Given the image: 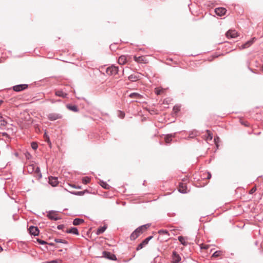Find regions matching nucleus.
Returning <instances> with one entry per match:
<instances>
[{
	"mask_svg": "<svg viewBox=\"0 0 263 263\" xmlns=\"http://www.w3.org/2000/svg\"><path fill=\"white\" fill-rule=\"evenodd\" d=\"M183 184L182 183H180L179 184V192L181 193L184 194L187 193V189L186 187H184L183 186Z\"/></svg>",
	"mask_w": 263,
	"mask_h": 263,
	"instance_id": "obj_23",
	"label": "nucleus"
},
{
	"mask_svg": "<svg viewBox=\"0 0 263 263\" xmlns=\"http://www.w3.org/2000/svg\"><path fill=\"white\" fill-rule=\"evenodd\" d=\"M172 135H167L165 137V141L166 143H171V142L172 141Z\"/></svg>",
	"mask_w": 263,
	"mask_h": 263,
	"instance_id": "obj_30",
	"label": "nucleus"
},
{
	"mask_svg": "<svg viewBox=\"0 0 263 263\" xmlns=\"http://www.w3.org/2000/svg\"><path fill=\"white\" fill-rule=\"evenodd\" d=\"M28 231L29 232V233L31 235L34 236H37L39 234L40 232L39 229L37 227H34L32 226H30L29 228Z\"/></svg>",
	"mask_w": 263,
	"mask_h": 263,
	"instance_id": "obj_7",
	"label": "nucleus"
},
{
	"mask_svg": "<svg viewBox=\"0 0 263 263\" xmlns=\"http://www.w3.org/2000/svg\"><path fill=\"white\" fill-rule=\"evenodd\" d=\"M256 39L255 37L252 38L251 40H250L249 41H248L245 44H242L240 46V48L241 49H244L249 47L250 46H251L254 43V42L256 41Z\"/></svg>",
	"mask_w": 263,
	"mask_h": 263,
	"instance_id": "obj_8",
	"label": "nucleus"
},
{
	"mask_svg": "<svg viewBox=\"0 0 263 263\" xmlns=\"http://www.w3.org/2000/svg\"><path fill=\"white\" fill-rule=\"evenodd\" d=\"M35 172L36 173H37L38 176H39V178H41L42 176V174L40 172V168L39 167H36L35 170Z\"/></svg>",
	"mask_w": 263,
	"mask_h": 263,
	"instance_id": "obj_33",
	"label": "nucleus"
},
{
	"mask_svg": "<svg viewBox=\"0 0 263 263\" xmlns=\"http://www.w3.org/2000/svg\"><path fill=\"white\" fill-rule=\"evenodd\" d=\"M64 226L63 224H60L58 226L57 228L58 230H62L64 228Z\"/></svg>",
	"mask_w": 263,
	"mask_h": 263,
	"instance_id": "obj_44",
	"label": "nucleus"
},
{
	"mask_svg": "<svg viewBox=\"0 0 263 263\" xmlns=\"http://www.w3.org/2000/svg\"><path fill=\"white\" fill-rule=\"evenodd\" d=\"M55 96L60 97H62L63 98H65L67 97V94L64 92H63L62 90H57L55 92Z\"/></svg>",
	"mask_w": 263,
	"mask_h": 263,
	"instance_id": "obj_16",
	"label": "nucleus"
},
{
	"mask_svg": "<svg viewBox=\"0 0 263 263\" xmlns=\"http://www.w3.org/2000/svg\"><path fill=\"white\" fill-rule=\"evenodd\" d=\"M3 102V100H0V105L2 104V103Z\"/></svg>",
	"mask_w": 263,
	"mask_h": 263,
	"instance_id": "obj_53",
	"label": "nucleus"
},
{
	"mask_svg": "<svg viewBox=\"0 0 263 263\" xmlns=\"http://www.w3.org/2000/svg\"><path fill=\"white\" fill-rule=\"evenodd\" d=\"M119 68L118 66L112 65L106 68V72L107 74L115 76L118 73Z\"/></svg>",
	"mask_w": 263,
	"mask_h": 263,
	"instance_id": "obj_2",
	"label": "nucleus"
},
{
	"mask_svg": "<svg viewBox=\"0 0 263 263\" xmlns=\"http://www.w3.org/2000/svg\"><path fill=\"white\" fill-rule=\"evenodd\" d=\"M62 118V115L57 113H51L48 115V119L50 121H54Z\"/></svg>",
	"mask_w": 263,
	"mask_h": 263,
	"instance_id": "obj_9",
	"label": "nucleus"
},
{
	"mask_svg": "<svg viewBox=\"0 0 263 263\" xmlns=\"http://www.w3.org/2000/svg\"><path fill=\"white\" fill-rule=\"evenodd\" d=\"M222 252L220 251H216L213 254V257H218L221 255Z\"/></svg>",
	"mask_w": 263,
	"mask_h": 263,
	"instance_id": "obj_34",
	"label": "nucleus"
},
{
	"mask_svg": "<svg viewBox=\"0 0 263 263\" xmlns=\"http://www.w3.org/2000/svg\"><path fill=\"white\" fill-rule=\"evenodd\" d=\"M28 87L27 84H19L13 87V90L16 92H20L25 90Z\"/></svg>",
	"mask_w": 263,
	"mask_h": 263,
	"instance_id": "obj_6",
	"label": "nucleus"
},
{
	"mask_svg": "<svg viewBox=\"0 0 263 263\" xmlns=\"http://www.w3.org/2000/svg\"><path fill=\"white\" fill-rule=\"evenodd\" d=\"M47 217L50 220L54 221H57L61 219V218L59 216L58 212L53 210L50 211L48 212Z\"/></svg>",
	"mask_w": 263,
	"mask_h": 263,
	"instance_id": "obj_3",
	"label": "nucleus"
},
{
	"mask_svg": "<svg viewBox=\"0 0 263 263\" xmlns=\"http://www.w3.org/2000/svg\"><path fill=\"white\" fill-rule=\"evenodd\" d=\"M125 63V58L124 57H120L119 59V63L120 64H123Z\"/></svg>",
	"mask_w": 263,
	"mask_h": 263,
	"instance_id": "obj_37",
	"label": "nucleus"
},
{
	"mask_svg": "<svg viewBox=\"0 0 263 263\" xmlns=\"http://www.w3.org/2000/svg\"><path fill=\"white\" fill-rule=\"evenodd\" d=\"M49 263H58V262L57 260H53L49 261Z\"/></svg>",
	"mask_w": 263,
	"mask_h": 263,
	"instance_id": "obj_47",
	"label": "nucleus"
},
{
	"mask_svg": "<svg viewBox=\"0 0 263 263\" xmlns=\"http://www.w3.org/2000/svg\"><path fill=\"white\" fill-rule=\"evenodd\" d=\"M256 190V188L255 187H253L249 192V194H252L253 193H254Z\"/></svg>",
	"mask_w": 263,
	"mask_h": 263,
	"instance_id": "obj_42",
	"label": "nucleus"
},
{
	"mask_svg": "<svg viewBox=\"0 0 263 263\" xmlns=\"http://www.w3.org/2000/svg\"><path fill=\"white\" fill-rule=\"evenodd\" d=\"M160 92H161V91L160 90H157L156 93L157 94V95H160Z\"/></svg>",
	"mask_w": 263,
	"mask_h": 263,
	"instance_id": "obj_50",
	"label": "nucleus"
},
{
	"mask_svg": "<svg viewBox=\"0 0 263 263\" xmlns=\"http://www.w3.org/2000/svg\"><path fill=\"white\" fill-rule=\"evenodd\" d=\"M178 239L182 245L187 246V242L185 241V238L183 236H179Z\"/></svg>",
	"mask_w": 263,
	"mask_h": 263,
	"instance_id": "obj_24",
	"label": "nucleus"
},
{
	"mask_svg": "<svg viewBox=\"0 0 263 263\" xmlns=\"http://www.w3.org/2000/svg\"><path fill=\"white\" fill-rule=\"evenodd\" d=\"M226 36L228 38H235L237 36V32L235 30H229L227 32Z\"/></svg>",
	"mask_w": 263,
	"mask_h": 263,
	"instance_id": "obj_12",
	"label": "nucleus"
},
{
	"mask_svg": "<svg viewBox=\"0 0 263 263\" xmlns=\"http://www.w3.org/2000/svg\"><path fill=\"white\" fill-rule=\"evenodd\" d=\"M47 245H48L49 246H54V243L53 242H47Z\"/></svg>",
	"mask_w": 263,
	"mask_h": 263,
	"instance_id": "obj_48",
	"label": "nucleus"
},
{
	"mask_svg": "<svg viewBox=\"0 0 263 263\" xmlns=\"http://www.w3.org/2000/svg\"><path fill=\"white\" fill-rule=\"evenodd\" d=\"M110 49L112 51H116L117 49V44L116 43L111 44L109 47Z\"/></svg>",
	"mask_w": 263,
	"mask_h": 263,
	"instance_id": "obj_35",
	"label": "nucleus"
},
{
	"mask_svg": "<svg viewBox=\"0 0 263 263\" xmlns=\"http://www.w3.org/2000/svg\"><path fill=\"white\" fill-rule=\"evenodd\" d=\"M88 191L87 190H84L83 191H73L70 192L71 194L77 195V196H83L84 195L85 193H87Z\"/></svg>",
	"mask_w": 263,
	"mask_h": 263,
	"instance_id": "obj_19",
	"label": "nucleus"
},
{
	"mask_svg": "<svg viewBox=\"0 0 263 263\" xmlns=\"http://www.w3.org/2000/svg\"><path fill=\"white\" fill-rule=\"evenodd\" d=\"M128 80L132 82H135L140 79L139 75L131 74L128 77Z\"/></svg>",
	"mask_w": 263,
	"mask_h": 263,
	"instance_id": "obj_17",
	"label": "nucleus"
},
{
	"mask_svg": "<svg viewBox=\"0 0 263 263\" xmlns=\"http://www.w3.org/2000/svg\"><path fill=\"white\" fill-rule=\"evenodd\" d=\"M181 260L180 255L176 252L173 251L172 254V261L173 263H179Z\"/></svg>",
	"mask_w": 263,
	"mask_h": 263,
	"instance_id": "obj_11",
	"label": "nucleus"
},
{
	"mask_svg": "<svg viewBox=\"0 0 263 263\" xmlns=\"http://www.w3.org/2000/svg\"><path fill=\"white\" fill-rule=\"evenodd\" d=\"M197 135V132L196 130L190 132L187 139H189L191 138H194V137H196Z\"/></svg>",
	"mask_w": 263,
	"mask_h": 263,
	"instance_id": "obj_26",
	"label": "nucleus"
},
{
	"mask_svg": "<svg viewBox=\"0 0 263 263\" xmlns=\"http://www.w3.org/2000/svg\"><path fill=\"white\" fill-rule=\"evenodd\" d=\"M153 236H150L147 238H146L145 239H144L142 242H141L140 244L138 245L136 248L137 251H139L141 249H142L144 246H145L146 245L148 244L149 241L151 240L153 238Z\"/></svg>",
	"mask_w": 263,
	"mask_h": 263,
	"instance_id": "obj_4",
	"label": "nucleus"
},
{
	"mask_svg": "<svg viewBox=\"0 0 263 263\" xmlns=\"http://www.w3.org/2000/svg\"><path fill=\"white\" fill-rule=\"evenodd\" d=\"M73 187L75 188V189H81V186H76V185H73L72 186Z\"/></svg>",
	"mask_w": 263,
	"mask_h": 263,
	"instance_id": "obj_49",
	"label": "nucleus"
},
{
	"mask_svg": "<svg viewBox=\"0 0 263 263\" xmlns=\"http://www.w3.org/2000/svg\"><path fill=\"white\" fill-rule=\"evenodd\" d=\"M1 125L2 126H6L8 122L3 118L0 119Z\"/></svg>",
	"mask_w": 263,
	"mask_h": 263,
	"instance_id": "obj_36",
	"label": "nucleus"
},
{
	"mask_svg": "<svg viewBox=\"0 0 263 263\" xmlns=\"http://www.w3.org/2000/svg\"><path fill=\"white\" fill-rule=\"evenodd\" d=\"M3 250V248L0 246V252H1Z\"/></svg>",
	"mask_w": 263,
	"mask_h": 263,
	"instance_id": "obj_52",
	"label": "nucleus"
},
{
	"mask_svg": "<svg viewBox=\"0 0 263 263\" xmlns=\"http://www.w3.org/2000/svg\"><path fill=\"white\" fill-rule=\"evenodd\" d=\"M84 222L83 219L81 218H75L73 221V224L74 226H78Z\"/></svg>",
	"mask_w": 263,
	"mask_h": 263,
	"instance_id": "obj_20",
	"label": "nucleus"
},
{
	"mask_svg": "<svg viewBox=\"0 0 263 263\" xmlns=\"http://www.w3.org/2000/svg\"><path fill=\"white\" fill-rule=\"evenodd\" d=\"M140 230L139 228H137L130 235V238L131 240H135L138 236L136 234L137 232H138V231Z\"/></svg>",
	"mask_w": 263,
	"mask_h": 263,
	"instance_id": "obj_21",
	"label": "nucleus"
},
{
	"mask_svg": "<svg viewBox=\"0 0 263 263\" xmlns=\"http://www.w3.org/2000/svg\"><path fill=\"white\" fill-rule=\"evenodd\" d=\"M211 177H212V175H211V173L208 172V176L206 177V179H210L211 178Z\"/></svg>",
	"mask_w": 263,
	"mask_h": 263,
	"instance_id": "obj_45",
	"label": "nucleus"
},
{
	"mask_svg": "<svg viewBox=\"0 0 263 263\" xmlns=\"http://www.w3.org/2000/svg\"><path fill=\"white\" fill-rule=\"evenodd\" d=\"M159 236L158 239L160 241H166L169 238L170 234L167 230H160L158 231Z\"/></svg>",
	"mask_w": 263,
	"mask_h": 263,
	"instance_id": "obj_1",
	"label": "nucleus"
},
{
	"mask_svg": "<svg viewBox=\"0 0 263 263\" xmlns=\"http://www.w3.org/2000/svg\"><path fill=\"white\" fill-rule=\"evenodd\" d=\"M102 253L103 257H104L106 258L109 259L111 260H117V257L116 255L110 252L104 251Z\"/></svg>",
	"mask_w": 263,
	"mask_h": 263,
	"instance_id": "obj_5",
	"label": "nucleus"
},
{
	"mask_svg": "<svg viewBox=\"0 0 263 263\" xmlns=\"http://www.w3.org/2000/svg\"><path fill=\"white\" fill-rule=\"evenodd\" d=\"M150 227V224L147 223L146 224L142 225L140 227H139L138 228H139L140 230L138 231H140L142 233L147 229Z\"/></svg>",
	"mask_w": 263,
	"mask_h": 263,
	"instance_id": "obj_22",
	"label": "nucleus"
},
{
	"mask_svg": "<svg viewBox=\"0 0 263 263\" xmlns=\"http://www.w3.org/2000/svg\"><path fill=\"white\" fill-rule=\"evenodd\" d=\"M66 106L67 108H68L69 110H71L73 112H78V111H79V108H78V106L76 105L67 104H66Z\"/></svg>",
	"mask_w": 263,
	"mask_h": 263,
	"instance_id": "obj_14",
	"label": "nucleus"
},
{
	"mask_svg": "<svg viewBox=\"0 0 263 263\" xmlns=\"http://www.w3.org/2000/svg\"><path fill=\"white\" fill-rule=\"evenodd\" d=\"M119 117L120 118L123 119L125 117V113L123 111H120Z\"/></svg>",
	"mask_w": 263,
	"mask_h": 263,
	"instance_id": "obj_40",
	"label": "nucleus"
},
{
	"mask_svg": "<svg viewBox=\"0 0 263 263\" xmlns=\"http://www.w3.org/2000/svg\"><path fill=\"white\" fill-rule=\"evenodd\" d=\"M49 183L52 186H56L58 183V179L57 177L50 176L49 177Z\"/></svg>",
	"mask_w": 263,
	"mask_h": 263,
	"instance_id": "obj_13",
	"label": "nucleus"
},
{
	"mask_svg": "<svg viewBox=\"0 0 263 263\" xmlns=\"http://www.w3.org/2000/svg\"><path fill=\"white\" fill-rule=\"evenodd\" d=\"M180 109H179V106H174L173 107V110L177 112H178V111H179Z\"/></svg>",
	"mask_w": 263,
	"mask_h": 263,
	"instance_id": "obj_41",
	"label": "nucleus"
},
{
	"mask_svg": "<svg viewBox=\"0 0 263 263\" xmlns=\"http://www.w3.org/2000/svg\"><path fill=\"white\" fill-rule=\"evenodd\" d=\"M54 241L57 243H62L66 245L68 243L67 241L62 239L55 238Z\"/></svg>",
	"mask_w": 263,
	"mask_h": 263,
	"instance_id": "obj_29",
	"label": "nucleus"
},
{
	"mask_svg": "<svg viewBox=\"0 0 263 263\" xmlns=\"http://www.w3.org/2000/svg\"><path fill=\"white\" fill-rule=\"evenodd\" d=\"M44 263H49V261H46V262H45Z\"/></svg>",
	"mask_w": 263,
	"mask_h": 263,
	"instance_id": "obj_55",
	"label": "nucleus"
},
{
	"mask_svg": "<svg viewBox=\"0 0 263 263\" xmlns=\"http://www.w3.org/2000/svg\"><path fill=\"white\" fill-rule=\"evenodd\" d=\"M67 233H71L76 235H79V233L78 229L76 227H71L70 229L66 231Z\"/></svg>",
	"mask_w": 263,
	"mask_h": 263,
	"instance_id": "obj_15",
	"label": "nucleus"
},
{
	"mask_svg": "<svg viewBox=\"0 0 263 263\" xmlns=\"http://www.w3.org/2000/svg\"><path fill=\"white\" fill-rule=\"evenodd\" d=\"M144 58L142 56H140V57H134V60L136 62H138V63H143V62L144 63Z\"/></svg>",
	"mask_w": 263,
	"mask_h": 263,
	"instance_id": "obj_28",
	"label": "nucleus"
},
{
	"mask_svg": "<svg viewBox=\"0 0 263 263\" xmlns=\"http://www.w3.org/2000/svg\"><path fill=\"white\" fill-rule=\"evenodd\" d=\"M107 229V227L106 226H104L103 227H101L98 229L97 231V234L100 235L102 234Z\"/></svg>",
	"mask_w": 263,
	"mask_h": 263,
	"instance_id": "obj_25",
	"label": "nucleus"
},
{
	"mask_svg": "<svg viewBox=\"0 0 263 263\" xmlns=\"http://www.w3.org/2000/svg\"><path fill=\"white\" fill-rule=\"evenodd\" d=\"M36 240L39 242V243L40 244V245H46V244H47V242L46 241H45V240H43L39 239V238H37Z\"/></svg>",
	"mask_w": 263,
	"mask_h": 263,
	"instance_id": "obj_38",
	"label": "nucleus"
},
{
	"mask_svg": "<svg viewBox=\"0 0 263 263\" xmlns=\"http://www.w3.org/2000/svg\"><path fill=\"white\" fill-rule=\"evenodd\" d=\"M136 234L138 235V236H139L141 234H142V233L140 231H138Z\"/></svg>",
	"mask_w": 263,
	"mask_h": 263,
	"instance_id": "obj_51",
	"label": "nucleus"
},
{
	"mask_svg": "<svg viewBox=\"0 0 263 263\" xmlns=\"http://www.w3.org/2000/svg\"><path fill=\"white\" fill-rule=\"evenodd\" d=\"M209 248V246L208 245L202 244L201 246V249H208Z\"/></svg>",
	"mask_w": 263,
	"mask_h": 263,
	"instance_id": "obj_43",
	"label": "nucleus"
},
{
	"mask_svg": "<svg viewBox=\"0 0 263 263\" xmlns=\"http://www.w3.org/2000/svg\"><path fill=\"white\" fill-rule=\"evenodd\" d=\"M100 184L104 189H109L110 188V185L102 180L100 181Z\"/></svg>",
	"mask_w": 263,
	"mask_h": 263,
	"instance_id": "obj_27",
	"label": "nucleus"
},
{
	"mask_svg": "<svg viewBox=\"0 0 263 263\" xmlns=\"http://www.w3.org/2000/svg\"><path fill=\"white\" fill-rule=\"evenodd\" d=\"M57 102H60L61 101V100H56Z\"/></svg>",
	"mask_w": 263,
	"mask_h": 263,
	"instance_id": "obj_54",
	"label": "nucleus"
},
{
	"mask_svg": "<svg viewBox=\"0 0 263 263\" xmlns=\"http://www.w3.org/2000/svg\"><path fill=\"white\" fill-rule=\"evenodd\" d=\"M90 181V178L88 177H83V179H82V182L84 183V184H87Z\"/></svg>",
	"mask_w": 263,
	"mask_h": 263,
	"instance_id": "obj_32",
	"label": "nucleus"
},
{
	"mask_svg": "<svg viewBox=\"0 0 263 263\" xmlns=\"http://www.w3.org/2000/svg\"><path fill=\"white\" fill-rule=\"evenodd\" d=\"M129 97L132 99H141L142 98V95H141L140 94H139L138 93H136V92L131 93L130 94H129Z\"/></svg>",
	"mask_w": 263,
	"mask_h": 263,
	"instance_id": "obj_18",
	"label": "nucleus"
},
{
	"mask_svg": "<svg viewBox=\"0 0 263 263\" xmlns=\"http://www.w3.org/2000/svg\"><path fill=\"white\" fill-rule=\"evenodd\" d=\"M227 12V10L224 8L218 7L215 9V13L219 16L224 15Z\"/></svg>",
	"mask_w": 263,
	"mask_h": 263,
	"instance_id": "obj_10",
	"label": "nucleus"
},
{
	"mask_svg": "<svg viewBox=\"0 0 263 263\" xmlns=\"http://www.w3.org/2000/svg\"><path fill=\"white\" fill-rule=\"evenodd\" d=\"M49 101L52 104L53 103H55V102H57V101L54 99H50L49 100Z\"/></svg>",
	"mask_w": 263,
	"mask_h": 263,
	"instance_id": "obj_46",
	"label": "nucleus"
},
{
	"mask_svg": "<svg viewBox=\"0 0 263 263\" xmlns=\"http://www.w3.org/2000/svg\"><path fill=\"white\" fill-rule=\"evenodd\" d=\"M208 136L206 137L207 140H211L213 138L212 134L209 130H206Z\"/></svg>",
	"mask_w": 263,
	"mask_h": 263,
	"instance_id": "obj_31",
	"label": "nucleus"
},
{
	"mask_svg": "<svg viewBox=\"0 0 263 263\" xmlns=\"http://www.w3.org/2000/svg\"><path fill=\"white\" fill-rule=\"evenodd\" d=\"M31 147L33 149H36L38 147L37 144L35 142H32L31 143Z\"/></svg>",
	"mask_w": 263,
	"mask_h": 263,
	"instance_id": "obj_39",
	"label": "nucleus"
}]
</instances>
